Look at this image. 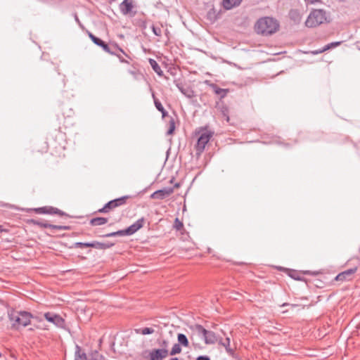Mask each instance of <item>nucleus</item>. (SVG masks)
Returning a JSON list of instances; mask_svg holds the SVG:
<instances>
[{
	"label": "nucleus",
	"mask_w": 360,
	"mask_h": 360,
	"mask_svg": "<svg viewBox=\"0 0 360 360\" xmlns=\"http://www.w3.org/2000/svg\"><path fill=\"white\" fill-rule=\"evenodd\" d=\"M58 120L59 122L58 123V129L60 131H62L63 129H67L69 126L72 125V124L70 122H66V118L65 117L64 114L63 113L61 116H58Z\"/></svg>",
	"instance_id": "5701e85b"
},
{
	"label": "nucleus",
	"mask_w": 360,
	"mask_h": 360,
	"mask_svg": "<svg viewBox=\"0 0 360 360\" xmlns=\"http://www.w3.org/2000/svg\"><path fill=\"white\" fill-rule=\"evenodd\" d=\"M178 344L180 345L188 347L189 346V342L187 337L183 333H179L177 335Z\"/></svg>",
	"instance_id": "cd10ccee"
},
{
	"label": "nucleus",
	"mask_w": 360,
	"mask_h": 360,
	"mask_svg": "<svg viewBox=\"0 0 360 360\" xmlns=\"http://www.w3.org/2000/svg\"><path fill=\"white\" fill-rule=\"evenodd\" d=\"M89 36L91 38V39L94 41V44H96V45H98L99 46H101L103 49V50L105 51L106 52H108V53H113L114 52L112 51V49H116L118 47V46H108L103 40H101V39L96 37V36H94L91 33H89Z\"/></svg>",
	"instance_id": "ddd939ff"
},
{
	"label": "nucleus",
	"mask_w": 360,
	"mask_h": 360,
	"mask_svg": "<svg viewBox=\"0 0 360 360\" xmlns=\"http://www.w3.org/2000/svg\"><path fill=\"white\" fill-rule=\"evenodd\" d=\"M44 318L49 322L53 323L59 328H65V321L58 314H54L51 312L44 314Z\"/></svg>",
	"instance_id": "6e6552de"
},
{
	"label": "nucleus",
	"mask_w": 360,
	"mask_h": 360,
	"mask_svg": "<svg viewBox=\"0 0 360 360\" xmlns=\"http://www.w3.org/2000/svg\"><path fill=\"white\" fill-rule=\"evenodd\" d=\"M242 0H222L221 5L225 10H231L240 5Z\"/></svg>",
	"instance_id": "6ab92c4d"
},
{
	"label": "nucleus",
	"mask_w": 360,
	"mask_h": 360,
	"mask_svg": "<svg viewBox=\"0 0 360 360\" xmlns=\"http://www.w3.org/2000/svg\"><path fill=\"white\" fill-rule=\"evenodd\" d=\"M65 146L59 143L58 146H56L55 143H51V154L52 155L58 156V158H64Z\"/></svg>",
	"instance_id": "dca6fc26"
},
{
	"label": "nucleus",
	"mask_w": 360,
	"mask_h": 360,
	"mask_svg": "<svg viewBox=\"0 0 360 360\" xmlns=\"http://www.w3.org/2000/svg\"><path fill=\"white\" fill-rule=\"evenodd\" d=\"M112 244L103 243L100 242H93L92 248L101 250H105L110 248Z\"/></svg>",
	"instance_id": "c85d7f7f"
},
{
	"label": "nucleus",
	"mask_w": 360,
	"mask_h": 360,
	"mask_svg": "<svg viewBox=\"0 0 360 360\" xmlns=\"http://www.w3.org/2000/svg\"><path fill=\"white\" fill-rule=\"evenodd\" d=\"M342 41H334L326 44L322 48V51H328L330 49L335 48L341 44Z\"/></svg>",
	"instance_id": "2f4dec72"
},
{
	"label": "nucleus",
	"mask_w": 360,
	"mask_h": 360,
	"mask_svg": "<svg viewBox=\"0 0 360 360\" xmlns=\"http://www.w3.org/2000/svg\"><path fill=\"white\" fill-rule=\"evenodd\" d=\"M183 223L179 220L178 218H176L174 221V227L176 230H180L183 227Z\"/></svg>",
	"instance_id": "4c0bfd02"
},
{
	"label": "nucleus",
	"mask_w": 360,
	"mask_h": 360,
	"mask_svg": "<svg viewBox=\"0 0 360 360\" xmlns=\"http://www.w3.org/2000/svg\"><path fill=\"white\" fill-rule=\"evenodd\" d=\"M174 192L172 188H165L163 189L158 190L153 192L150 198L153 199L162 200L169 196Z\"/></svg>",
	"instance_id": "9b49d317"
},
{
	"label": "nucleus",
	"mask_w": 360,
	"mask_h": 360,
	"mask_svg": "<svg viewBox=\"0 0 360 360\" xmlns=\"http://www.w3.org/2000/svg\"><path fill=\"white\" fill-rule=\"evenodd\" d=\"M129 198H130L129 196L125 195V196H122L121 198L110 200V202L106 203L103 208L99 209L98 210V212H105V213L108 212L110 210H111L117 207H119V206L126 204L127 200Z\"/></svg>",
	"instance_id": "39448f33"
},
{
	"label": "nucleus",
	"mask_w": 360,
	"mask_h": 360,
	"mask_svg": "<svg viewBox=\"0 0 360 360\" xmlns=\"http://www.w3.org/2000/svg\"><path fill=\"white\" fill-rule=\"evenodd\" d=\"M356 270L357 267H354L345 270L338 274L335 277V280L338 281H350L352 278L353 275L356 273Z\"/></svg>",
	"instance_id": "f8f14e48"
},
{
	"label": "nucleus",
	"mask_w": 360,
	"mask_h": 360,
	"mask_svg": "<svg viewBox=\"0 0 360 360\" xmlns=\"http://www.w3.org/2000/svg\"><path fill=\"white\" fill-rule=\"evenodd\" d=\"M305 1L308 2V3H310V4H314L316 1H318L319 0H304Z\"/></svg>",
	"instance_id": "c03bdc74"
},
{
	"label": "nucleus",
	"mask_w": 360,
	"mask_h": 360,
	"mask_svg": "<svg viewBox=\"0 0 360 360\" xmlns=\"http://www.w3.org/2000/svg\"><path fill=\"white\" fill-rule=\"evenodd\" d=\"M49 149V146L46 143H44V146L42 147L41 150H39L38 151L40 153H46Z\"/></svg>",
	"instance_id": "ea45409f"
},
{
	"label": "nucleus",
	"mask_w": 360,
	"mask_h": 360,
	"mask_svg": "<svg viewBox=\"0 0 360 360\" xmlns=\"http://www.w3.org/2000/svg\"><path fill=\"white\" fill-rule=\"evenodd\" d=\"M135 233V224L131 225L127 229L120 230L116 232H112L105 235L107 237L115 236H128L132 235Z\"/></svg>",
	"instance_id": "2eb2a0df"
},
{
	"label": "nucleus",
	"mask_w": 360,
	"mask_h": 360,
	"mask_svg": "<svg viewBox=\"0 0 360 360\" xmlns=\"http://www.w3.org/2000/svg\"><path fill=\"white\" fill-rule=\"evenodd\" d=\"M279 27L276 20L270 17H264L259 19L255 24V29L258 34L270 35L275 33Z\"/></svg>",
	"instance_id": "f03ea898"
},
{
	"label": "nucleus",
	"mask_w": 360,
	"mask_h": 360,
	"mask_svg": "<svg viewBox=\"0 0 360 360\" xmlns=\"http://www.w3.org/2000/svg\"><path fill=\"white\" fill-rule=\"evenodd\" d=\"M153 32L156 36H160L161 35V29L160 27H153Z\"/></svg>",
	"instance_id": "58836bf2"
},
{
	"label": "nucleus",
	"mask_w": 360,
	"mask_h": 360,
	"mask_svg": "<svg viewBox=\"0 0 360 360\" xmlns=\"http://www.w3.org/2000/svg\"><path fill=\"white\" fill-rule=\"evenodd\" d=\"M90 360H105V358L98 352L95 351L91 354Z\"/></svg>",
	"instance_id": "72a5a7b5"
},
{
	"label": "nucleus",
	"mask_w": 360,
	"mask_h": 360,
	"mask_svg": "<svg viewBox=\"0 0 360 360\" xmlns=\"http://www.w3.org/2000/svg\"><path fill=\"white\" fill-rule=\"evenodd\" d=\"M221 10H217L214 7L210 8L206 14V20L211 24H213L221 17Z\"/></svg>",
	"instance_id": "4468645a"
},
{
	"label": "nucleus",
	"mask_w": 360,
	"mask_h": 360,
	"mask_svg": "<svg viewBox=\"0 0 360 360\" xmlns=\"http://www.w3.org/2000/svg\"><path fill=\"white\" fill-rule=\"evenodd\" d=\"M326 13L322 9L313 10L309 15L305 25L308 27H314L326 21Z\"/></svg>",
	"instance_id": "7ed1b4c3"
},
{
	"label": "nucleus",
	"mask_w": 360,
	"mask_h": 360,
	"mask_svg": "<svg viewBox=\"0 0 360 360\" xmlns=\"http://www.w3.org/2000/svg\"><path fill=\"white\" fill-rule=\"evenodd\" d=\"M169 360H179V359L177 357H174L170 359Z\"/></svg>",
	"instance_id": "de8ad7c7"
},
{
	"label": "nucleus",
	"mask_w": 360,
	"mask_h": 360,
	"mask_svg": "<svg viewBox=\"0 0 360 360\" xmlns=\"http://www.w3.org/2000/svg\"><path fill=\"white\" fill-rule=\"evenodd\" d=\"M175 130V120L174 118L170 117L169 121V128L167 131V135H172Z\"/></svg>",
	"instance_id": "c756f323"
},
{
	"label": "nucleus",
	"mask_w": 360,
	"mask_h": 360,
	"mask_svg": "<svg viewBox=\"0 0 360 360\" xmlns=\"http://www.w3.org/2000/svg\"><path fill=\"white\" fill-rule=\"evenodd\" d=\"M75 245H76V247L81 248H88V247L92 248L93 243H77Z\"/></svg>",
	"instance_id": "c9c22d12"
},
{
	"label": "nucleus",
	"mask_w": 360,
	"mask_h": 360,
	"mask_svg": "<svg viewBox=\"0 0 360 360\" xmlns=\"http://www.w3.org/2000/svg\"><path fill=\"white\" fill-rule=\"evenodd\" d=\"M169 351L166 348L154 349L149 353L150 360H162L166 358Z\"/></svg>",
	"instance_id": "9d476101"
},
{
	"label": "nucleus",
	"mask_w": 360,
	"mask_h": 360,
	"mask_svg": "<svg viewBox=\"0 0 360 360\" xmlns=\"http://www.w3.org/2000/svg\"><path fill=\"white\" fill-rule=\"evenodd\" d=\"M196 360H210V358L206 355L199 356L196 358Z\"/></svg>",
	"instance_id": "a19ab883"
},
{
	"label": "nucleus",
	"mask_w": 360,
	"mask_h": 360,
	"mask_svg": "<svg viewBox=\"0 0 360 360\" xmlns=\"http://www.w3.org/2000/svg\"><path fill=\"white\" fill-rule=\"evenodd\" d=\"M324 51H322V49H319V50H316V51H314L313 53H314V54H318V53H323V52H324Z\"/></svg>",
	"instance_id": "37998d69"
},
{
	"label": "nucleus",
	"mask_w": 360,
	"mask_h": 360,
	"mask_svg": "<svg viewBox=\"0 0 360 360\" xmlns=\"http://www.w3.org/2000/svg\"><path fill=\"white\" fill-rule=\"evenodd\" d=\"M8 318L12 323V328L19 329L20 327H26L31 323L33 316L26 311H16L12 309L8 312Z\"/></svg>",
	"instance_id": "f257e3e1"
},
{
	"label": "nucleus",
	"mask_w": 360,
	"mask_h": 360,
	"mask_svg": "<svg viewBox=\"0 0 360 360\" xmlns=\"http://www.w3.org/2000/svg\"><path fill=\"white\" fill-rule=\"evenodd\" d=\"M34 212L37 214H57L59 216H68L62 210L52 207V206H44L41 207L34 208Z\"/></svg>",
	"instance_id": "0eeeda50"
},
{
	"label": "nucleus",
	"mask_w": 360,
	"mask_h": 360,
	"mask_svg": "<svg viewBox=\"0 0 360 360\" xmlns=\"http://www.w3.org/2000/svg\"><path fill=\"white\" fill-rule=\"evenodd\" d=\"M0 231H1V226L0 225Z\"/></svg>",
	"instance_id": "3c124183"
},
{
	"label": "nucleus",
	"mask_w": 360,
	"mask_h": 360,
	"mask_svg": "<svg viewBox=\"0 0 360 360\" xmlns=\"http://www.w3.org/2000/svg\"><path fill=\"white\" fill-rule=\"evenodd\" d=\"M56 76H57L58 77V80L59 81H62V82L63 83V84H65V75H61L58 70H56L54 73H53V77H55Z\"/></svg>",
	"instance_id": "e433bc0d"
},
{
	"label": "nucleus",
	"mask_w": 360,
	"mask_h": 360,
	"mask_svg": "<svg viewBox=\"0 0 360 360\" xmlns=\"http://www.w3.org/2000/svg\"><path fill=\"white\" fill-rule=\"evenodd\" d=\"M211 136V134L208 132H203L200 135L195 146L196 154L198 155H201V153L204 151L205 146L209 142Z\"/></svg>",
	"instance_id": "423d86ee"
},
{
	"label": "nucleus",
	"mask_w": 360,
	"mask_h": 360,
	"mask_svg": "<svg viewBox=\"0 0 360 360\" xmlns=\"http://www.w3.org/2000/svg\"><path fill=\"white\" fill-rule=\"evenodd\" d=\"M31 223L37 225L41 228H49L54 230H70V226H59L49 224L46 221H42L35 219H32Z\"/></svg>",
	"instance_id": "1a4fd4ad"
},
{
	"label": "nucleus",
	"mask_w": 360,
	"mask_h": 360,
	"mask_svg": "<svg viewBox=\"0 0 360 360\" xmlns=\"http://www.w3.org/2000/svg\"><path fill=\"white\" fill-rule=\"evenodd\" d=\"M132 0H124L120 4V9L121 12L124 15L129 13L132 11Z\"/></svg>",
	"instance_id": "a211bd4d"
},
{
	"label": "nucleus",
	"mask_w": 360,
	"mask_h": 360,
	"mask_svg": "<svg viewBox=\"0 0 360 360\" xmlns=\"http://www.w3.org/2000/svg\"><path fill=\"white\" fill-rule=\"evenodd\" d=\"M72 114H73V112H72V110L70 109V114H68V115H67V117H68V119H69V118H70V117H72Z\"/></svg>",
	"instance_id": "a18cd8bd"
},
{
	"label": "nucleus",
	"mask_w": 360,
	"mask_h": 360,
	"mask_svg": "<svg viewBox=\"0 0 360 360\" xmlns=\"http://www.w3.org/2000/svg\"><path fill=\"white\" fill-rule=\"evenodd\" d=\"M290 276L293 278V276L292 275ZM294 278L296 279V280H300V278H295L294 277Z\"/></svg>",
	"instance_id": "09e8293b"
},
{
	"label": "nucleus",
	"mask_w": 360,
	"mask_h": 360,
	"mask_svg": "<svg viewBox=\"0 0 360 360\" xmlns=\"http://www.w3.org/2000/svg\"><path fill=\"white\" fill-rule=\"evenodd\" d=\"M218 342L225 348L226 352L229 354V355L232 357H235V351L230 347L231 340L229 337H226L225 340L220 338L219 339Z\"/></svg>",
	"instance_id": "f3484780"
},
{
	"label": "nucleus",
	"mask_w": 360,
	"mask_h": 360,
	"mask_svg": "<svg viewBox=\"0 0 360 360\" xmlns=\"http://www.w3.org/2000/svg\"><path fill=\"white\" fill-rule=\"evenodd\" d=\"M289 17L295 23H299L301 21V15L297 10H290L289 12Z\"/></svg>",
	"instance_id": "bb28decb"
},
{
	"label": "nucleus",
	"mask_w": 360,
	"mask_h": 360,
	"mask_svg": "<svg viewBox=\"0 0 360 360\" xmlns=\"http://www.w3.org/2000/svg\"><path fill=\"white\" fill-rule=\"evenodd\" d=\"M108 221V219L105 217H94L90 220L89 224L93 226H96L103 225Z\"/></svg>",
	"instance_id": "b1692460"
},
{
	"label": "nucleus",
	"mask_w": 360,
	"mask_h": 360,
	"mask_svg": "<svg viewBox=\"0 0 360 360\" xmlns=\"http://www.w3.org/2000/svg\"><path fill=\"white\" fill-rule=\"evenodd\" d=\"M153 98H154V103H155V108H157V110L160 112H161L162 113V117L164 118L166 116L168 115V112H167V110H165V109L164 108L163 105H162L161 102L157 99L154 95H153Z\"/></svg>",
	"instance_id": "393cba45"
},
{
	"label": "nucleus",
	"mask_w": 360,
	"mask_h": 360,
	"mask_svg": "<svg viewBox=\"0 0 360 360\" xmlns=\"http://www.w3.org/2000/svg\"><path fill=\"white\" fill-rule=\"evenodd\" d=\"M288 305H290V304H289V303H283V304L281 305V307H285V306H288Z\"/></svg>",
	"instance_id": "49530a36"
},
{
	"label": "nucleus",
	"mask_w": 360,
	"mask_h": 360,
	"mask_svg": "<svg viewBox=\"0 0 360 360\" xmlns=\"http://www.w3.org/2000/svg\"><path fill=\"white\" fill-rule=\"evenodd\" d=\"M181 352V345L178 343H176L174 345V346L172 347L170 352H169V354L171 356H174L175 354H179Z\"/></svg>",
	"instance_id": "7c9ffc66"
},
{
	"label": "nucleus",
	"mask_w": 360,
	"mask_h": 360,
	"mask_svg": "<svg viewBox=\"0 0 360 360\" xmlns=\"http://www.w3.org/2000/svg\"><path fill=\"white\" fill-rule=\"evenodd\" d=\"M146 223V220L143 217H141V219H139L136 220V231L139 230L141 228H142Z\"/></svg>",
	"instance_id": "f704fd0d"
},
{
	"label": "nucleus",
	"mask_w": 360,
	"mask_h": 360,
	"mask_svg": "<svg viewBox=\"0 0 360 360\" xmlns=\"http://www.w3.org/2000/svg\"><path fill=\"white\" fill-rule=\"evenodd\" d=\"M155 328H158L156 325H151L148 327H143L136 329V334L143 335H151L155 332Z\"/></svg>",
	"instance_id": "aec40b11"
},
{
	"label": "nucleus",
	"mask_w": 360,
	"mask_h": 360,
	"mask_svg": "<svg viewBox=\"0 0 360 360\" xmlns=\"http://www.w3.org/2000/svg\"><path fill=\"white\" fill-rule=\"evenodd\" d=\"M195 330L200 336H202L205 343L207 345L214 344L219 340V338L213 331L206 330L200 324L195 325Z\"/></svg>",
	"instance_id": "20e7f679"
},
{
	"label": "nucleus",
	"mask_w": 360,
	"mask_h": 360,
	"mask_svg": "<svg viewBox=\"0 0 360 360\" xmlns=\"http://www.w3.org/2000/svg\"><path fill=\"white\" fill-rule=\"evenodd\" d=\"M209 85L212 88L213 91L216 94H217V95H219L220 96L221 99H222V98H224V97L226 96L227 93L229 91L228 89H221V88L219 87L216 84H213V83L210 84Z\"/></svg>",
	"instance_id": "412c9836"
},
{
	"label": "nucleus",
	"mask_w": 360,
	"mask_h": 360,
	"mask_svg": "<svg viewBox=\"0 0 360 360\" xmlns=\"http://www.w3.org/2000/svg\"><path fill=\"white\" fill-rule=\"evenodd\" d=\"M168 154H169V150L167 151V157L168 156Z\"/></svg>",
	"instance_id": "8fccbe9b"
},
{
	"label": "nucleus",
	"mask_w": 360,
	"mask_h": 360,
	"mask_svg": "<svg viewBox=\"0 0 360 360\" xmlns=\"http://www.w3.org/2000/svg\"><path fill=\"white\" fill-rule=\"evenodd\" d=\"M179 90L187 98H191L194 96V91L189 87H184L181 84H176Z\"/></svg>",
	"instance_id": "4be33fe9"
},
{
	"label": "nucleus",
	"mask_w": 360,
	"mask_h": 360,
	"mask_svg": "<svg viewBox=\"0 0 360 360\" xmlns=\"http://www.w3.org/2000/svg\"><path fill=\"white\" fill-rule=\"evenodd\" d=\"M75 360H87L86 354L82 353L79 347L78 350L76 352Z\"/></svg>",
	"instance_id": "473e14b6"
},
{
	"label": "nucleus",
	"mask_w": 360,
	"mask_h": 360,
	"mask_svg": "<svg viewBox=\"0 0 360 360\" xmlns=\"http://www.w3.org/2000/svg\"><path fill=\"white\" fill-rule=\"evenodd\" d=\"M1 356H2V354H1V353L0 352V357H1Z\"/></svg>",
	"instance_id": "603ef678"
},
{
	"label": "nucleus",
	"mask_w": 360,
	"mask_h": 360,
	"mask_svg": "<svg viewBox=\"0 0 360 360\" xmlns=\"http://www.w3.org/2000/svg\"><path fill=\"white\" fill-rule=\"evenodd\" d=\"M168 341L166 340H163L162 343H161V346L162 347V348H166L167 349V347H168Z\"/></svg>",
	"instance_id": "79ce46f5"
},
{
	"label": "nucleus",
	"mask_w": 360,
	"mask_h": 360,
	"mask_svg": "<svg viewBox=\"0 0 360 360\" xmlns=\"http://www.w3.org/2000/svg\"><path fill=\"white\" fill-rule=\"evenodd\" d=\"M149 63L153 68V70L155 71V72L157 73L158 75L162 76L163 75V72L161 70L160 65L157 63V61L153 58L149 59Z\"/></svg>",
	"instance_id": "a878e982"
}]
</instances>
